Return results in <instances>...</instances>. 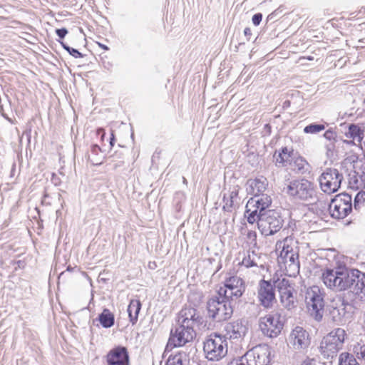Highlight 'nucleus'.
<instances>
[{"mask_svg":"<svg viewBox=\"0 0 365 365\" xmlns=\"http://www.w3.org/2000/svg\"><path fill=\"white\" fill-rule=\"evenodd\" d=\"M56 34L61 38H63L66 35L68 34V31L66 29H58L56 30Z\"/></svg>","mask_w":365,"mask_h":365,"instance_id":"40","label":"nucleus"},{"mask_svg":"<svg viewBox=\"0 0 365 365\" xmlns=\"http://www.w3.org/2000/svg\"><path fill=\"white\" fill-rule=\"evenodd\" d=\"M245 291V284L242 278L238 276H232L225 280L223 286L217 291L220 297L227 300L238 299Z\"/></svg>","mask_w":365,"mask_h":365,"instance_id":"10","label":"nucleus"},{"mask_svg":"<svg viewBox=\"0 0 365 365\" xmlns=\"http://www.w3.org/2000/svg\"><path fill=\"white\" fill-rule=\"evenodd\" d=\"M196 336L195 331L192 327L180 325L173 334L168 343L170 348L180 347L192 341Z\"/></svg>","mask_w":365,"mask_h":365,"instance_id":"13","label":"nucleus"},{"mask_svg":"<svg viewBox=\"0 0 365 365\" xmlns=\"http://www.w3.org/2000/svg\"><path fill=\"white\" fill-rule=\"evenodd\" d=\"M293 245V240L286 237L277 241L275 246L278 265L289 277H296L299 272V256Z\"/></svg>","mask_w":365,"mask_h":365,"instance_id":"2","label":"nucleus"},{"mask_svg":"<svg viewBox=\"0 0 365 365\" xmlns=\"http://www.w3.org/2000/svg\"><path fill=\"white\" fill-rule=\"evenodd\" d=\"M342 178L337 169L327 168L319 177V187L323 192L332 194L340 188Z\"/></svg>","mask_w":365,"mask_h":365,"instance_id":"11","label":"nucleus"},{"mask_svg":"<svg viewBox=\"0 0 365 365\" xmlns=\"http://www.w3.org/2000/svg\"><path fill=\"white\" fill-rule=\"evenodd\" d=\"M257 226L262 235L268 236L278 232L282 227V222L273 210H267L259 219Z\"/></svg>","mask_w":365,"mask_h":365,"instance_id":"14","label":"nucleus"},{"mask_svg":"<svg viewBox=\"0 0 365 365\" xmlns=\"http://www.w3.org/2000/svg\"><path fill=\"white\" fill-rule=\"evenodd\" d=\"M351 210V196L344 192L335 195L329 205L330 215L335 219L345 218Z\"/></svg>","mask_w":365,"mask_h":365,"instance_id":"9","label":"nucleus"},{"mask_svg":"<svg viewBox=\"0 0 365 365\" xmlns=\"http://www.w3.org/2000/svg\"><path fill=\"white\" fill-rule=\"evenodd\" d=\"M203 353L209 361H220L228 352V344L226 337L218 334L209 335L203 342Z\"/></svg>","mask_w":365,"mask_h":365,"instance_id":"4","label":"nucleus"},{"mask_svg":"<svg viewBox=\"0 0 365 365\" xmlns=\"http://www.w3.org/2000/svg\"><path fill=\"white\" fill-rule=\"evenodd\" d=\"M321 279L325 287L336 292L352 290L365 302V273L346 266L327 267L322 270Z\"/></svg>","mask_w":365,"mask_h":365,"instance_id":"1","label":"nucleus"},{"mask_svg":"<svg viewBox=\"0 0 365 365\" xmlns=\"http://www.w3.org/2000/svg\"><path fill=\"white\" fill-rule=\"evenodd\" d=\"M257 298L260 305L271 309L276 303L274 288L270 282L262 279L259 282Z\"/></svg>","mask_w":365,"mask_h":365,"instance_id":"15","label":"nucleus"},{"mask_svg":"<svg viewBox=\"0 0 365 365\" xmlns=\"http://www.w3.org/2000/svg\"><path fill=\"white\" fill-rule=\"evenodd\" d=\"M207 307L209 317L218 322L227 320L233 313L230 302L220 301L217 298L209 299Z\"/></svg>","mask_w":365,"mask_h":365,"instance_id":"12","label":"nucleus"},{"mask_svg":"<svg viewBox=\"0 0 365 365\" xmlns=\"http://www.w3.org/2000/svg\"><path fill=\"white\" fill-rule=\"evenodd\" d=\"M166 365H188L186 354L184 352H178L170 355L166 361Z\"/></svg>","mask_w":365,"mask_h":365,"instance_id":"27","label":"nucleus"},{"mask_svg":"<svg viewBox=\"0 0 365 365\" xmlns=\"http://www.w3.org/2000/svg\"><path fill=\"white\" fill-rule=\"evenodd\" d=\"M246 331L247 327L239 320L228 323L225 327L226 335L231 339L242 338Z\"/></svg>","mask_w":365,"mask_h":365,"instance_id":"21","label":"nucleus"},{"mask_svg":"<svg viewBox=\"0 0 365 365\" xmlns=\"http://www.w3.org/2000/svg\"><path fill=\"white\" fill-rule=\"evenodd\" d=\"M246 354L252 365H269L271 363V348L267 344L258 345Z\"/></svg>","mask_w":365,"mask_h":365,"instance_id":"16","label":"nucleus"},{"mask_svg":"<svg viewBox=\"0 0 365 365\" xmlns=\"http://www.w3.org/2000/svg\"><path fill=\"white\" fill-rule=\"evenodd\" d=\"M197 319L196 310L191 307L182 309L179 314V322L180 325L194 327Z\"/></svg>","mask_w":365,"mask_h":365,"instance_id":"23","label":"nucleus"},{"mask_svg":"<svg viewBox=\"0 0 365 365\" xmlns=\"http://www.w3.org/2000/svg\"><path fill=\"white\" fill-rule=\"evenodd\" d=\"M101 324L105 328L111 327L114 324V314L108 309H104L98 317Z\"/></svg>","mask_w":365,"mask_h":365,"instance_id":"26","label":"nucleus"},{"mask_svg":"<svg viewBox=\"0 0 365 365\" xmlns=\"http://www.w3.org/2000/svg\"><path fill=\"white\" fill-rule=\"evenodd\" d=\"M107 365H129L128 349L118 346L110 349L106 356Z\"/></svg>","mask_w":365,"mask_h":365,"instance_id":"18","label":"nucleus"},{"mask_svg":"<svg viewBox=\"0 0 365 365\" xmlns=\"http://www.w3.org/2000/svg\"><path fill=\"white\" fill-rule=\"evenodd\" d=\"M248 356L245 354L242 357L236 360L235 365H252L248 360Z\"/></svg>","mask_w":365,"mask_h":365,"instance_id":"35","label":"nucleus"},{"mask_svg":"<svg viewBox=\"0 0 365 365\" xmlns=\"http://www.w3.org/2000/svg\"><path fill=\"white\" fill-rule=\"evenodd\" d=\"M254 186L258 187V191H259L260 188H264V184L259 180H255L254 182Z\"/></svg>","mask_w":365,"mask_h":365,"instance_id":"43","label":"nucleus"},{"mask_svg":"<svg viewBox=\"0 0 365 365\" xmlns=\"http://www.w3.org/2000/svg\"><path fill=\"white\" fill-rule=\"evenodd\" d=\"M284 105H286L287 106H290V102L289 101H287L284 102Z\"/></svg>","mask_w":365,"mask_h":365,"instance_id":"48","label":"nucleus"},{"mask_svg":"<svg viewBox=\"0 0 365 365\" xmlns=\"http://www.w3.org/2000/svg\"><path fill=\"white\" fill-rule=\"evenodd\" d=\"M277 287L282 304L287 309L293 307L296 302V292L292 284L289 280L282 279Z\"/></svg>","mask_w":365,"mask_h":365,"instance_id":"17","label":"nucleus"},{"mask_svg":"<svg viewBox=\"0 0 365 365\" xmlns=\"http://www.w3.org/2000/svg\"><path fill=\"white\" fill-rule=\"evenodd\" d=\"M301 59H307L309 61H312L314 59V57L311 56H307V57L306 56H302V57L299 58V60H301Z\"/></svg>","mask_w":365,"mask_h":365,"instance_id":"47","label":"nucleus"},{"mask_svg":"<svg viewBox=\"0 0 365 365\" xmlns=\"http://www.w3.org/2000/svg\"><path fill=\"white\" fill-rule=\"evenodd\" d=\"M357 354L360 355L361 358L365 363V345H361L359 350L357 351Z\"/></svg>","mask_w":365,"mask_h":365,"instance_id":"42","label":"nucleus"},{"mask_svg":"<svg viewBox=\"0 0 365 365\" xmlns=\"http://www.w3.org/2000/svg\"><path fill=\"white\" fill-rule=\"evenodd\" d=\"M244 34L245 36H251L252 35V31L250 28H245L244 30Z\"/></svg>","mask_w":365,"mask_h":365,"instance_id":"46","label":"nucleus"},{"mask_svg":"<svg viewBox=\"0 0 365 365\" xmlns=\"http://www.w3.org/2000/svg\"><path fill=\"white\" fill-rule=\"evenodd\" d=\"M365 203V192H359L354 199V207L359 209Z\"/></svg>","mask_w":365,"mask_h":365,"instance_id":"33","label":"nucleus"},{"mask_svg":"<svg viewBox=\"0 0 365 365\" xmlns=\"http://www.w3.org/2000/svg\"><path fill=\"white\" fill-rule=\"evenodd\" d=\"M301 365H317V361L314 358L307 357L302 361Z\"/></svg>","mask_w":365,"mask_h":365,"instance_id":"37","label":"nucleus"},{"mask_svg":"<svg viewBox=\"0 0 365 365\" xmlns=\"http://www.w3.org/2000/svg\"><path fill=\"white\" fill-rule=\"evenodd\" d=\"M291 165H292V169L294 171L303 173L309 166V163L303 157L298 155L293 158Z\"/></svg>","mask_w":365,"mask_h":365,"instance_id":"29","label":"nucleus"},{"mask_svg":"<svg viewBox=\"0 0 365 365\" xmlns=\"http://www.w3.org/2000/svg\"><path fill=\"white\" fill-rule=\"evenodd\" d=\"M66 49L75 58H81L82 57L81 53H80L78 50H76L75 48H66Z\"/></svg>","mask_w":365,"mask_h":365,"instance_id":"39","label":"nucleus"},{"mask_svg":"<svg viewBox=\"0 0 365 365\" xmlns=\"http://www.w3.org/2000/svg\"><path fill=\"white\" fill-rule=\"evenodd\" d=\"M245 242L247 245L252 248L257 246V235L255 230H249L246 234Z\"/></svg>","mask_w":365,"mask_h":365,"instance_id":"31","label":"nucleus"},{"mask_svg":"<svg viewBox=\"0 0 365 365\" xmlns=\"http://www.w3.org/2000/svg\"><path fill=\"white\" fill-rule=\"evenodd\" d=\"M346 333L341 328H336L324 336L319 345V351L324 358H333L343 348Z\"/></svg>","mask_w":365,"mask_h":365,"instance_id":"5","label":"nucleus"},{"mask_svg":"<svg viewBox=\"0 0 365 365\" xmlns=\"http://www.w3.org/2000/svg\"><path fill=\"white\" fill-rule=\"evenodd\" d=\"M284 322L279 313L267 314L259 318V329L269 338L277 337L284 329Z\"/></svg>","mask_w":365,"mask_h":365,"instance_id":"8","label":"nucleus"},{"mask_svg":"<svg viewBox=\"0 0 365 365\" xmlns=\"http://www.w3.org/2000/svg\"><path fill=\"white\" fill-rule=\"evenodd\" d=\"M114 143H115V135L113 133V131H112L111 133H110V148L113 147Z\"/></svg>","mask_w":365,"mask_h":365,"instance_id":"44","label":"nucleus"},{"mask_svg":"<svg viewBox=\"0 0 365 365\" xmlns=\"http://www.w3.org/2000/svg\"><path fill=\"white\" fill-rule=\"evenodd\" d=\"M101 153V149L98 145H94L92 146L91 152L88 154V160L91 164L94 165H99L102 164L103 158L102 155H99Z\"/></svg>","mask_w":365,"mask_h":365,"instance_id":"28","label":"nucleus"},{"mask_svg":"<svg viewBox=\"0 0 365 365\" xmlns=\"http://www.w3.org/2000/svg\"><path fill=\"white\" fill-rule=\"evenodd\" d=\"M324 137L328 140H335L336 138V133L332 129H328L324 133Z\"/></svg>","mask_w":365,"mask_h":365,"instance_id":"34","label":"nucleus"},{"mask_svg":"<svg viewBox=\"0 0 365 365\" xmlns=\"http://www.w3.org/2000/svg\"><path fill=\"white\" fill-rule=\"evenodd\" d=\"M364 130L356 124H351L349 126L348 131L345 133L346 137L351 139L353 142L356 141L360 143L364 138Z\"/></svg>","mask_w":365,"mask_h":365,"instance_id":"24","label":"nucleus"},{"mask_svg":"<svg viewBox=\"0 0 365 365\" xmlns=\"http://www.w3.org/2000/svg\"><path fill=\"white\" fill-rule=\"evenodd\" d=\"M339 365H360V364L352 354L344 352L339 356Z\"/></svg>","mask_w":365,"mask_h":365,"instance_id":"30","label":"nucleus"},{"mask_svg":"<svg viewBox=\"0 0 365 365\" xmlns=\"http://www.w3.org/2000/svg\"><path fill=\"white\" fill-rule=\"evenodd\" d=\"M325 129V125L323 124H309L304 127V132L305 133L315 134L319 133Z\"/></svg>","mask_w":365,"mask_h":365,"instance_id":"32","label":"nucleus"},{"mask_svg":"<svg viewBox=\"0 0 365 365\" xmlns=\"http://www.w3.org/2000/svg\"><path fill=\"white\" fill-rule=\"evenodd\" d=\"M276 165L287 167L291 165L294 157V149L287 147H283L279 151L278 154H274Z\"/></svg>","mask_w":365,"mask_h":365,"instance_id":"22","label":"nucleus"},{"mask_svg":"<svg viewBox=\"0 0 365 365\" xmlns=\"http://www.w3.org/2000/svg\"><path fill=\"white\" fill-rule=\"evenodd\" d=\"M285 190L289 196L297 200L312 202L317 197L314 182L304 178L290 181Z\"/></svg>","mask_w":365,"mask_h":365,"instance_id":"3","label":"nucleus"},{"mask_svg":"<svg viewBox=\"0 0 365 365\" xmlns=\"http://www.w3.org/2000/svg\"><path fill=\"white\" fill-rule=\"evenodd\" d=\"M242 264L246 267H250L256 265L255 262L250 259V255L242 259Z\"/></svg>","mask_w":365,"mask_h":365,"instance_id":"36","label":"nucleus"},{"mask_svg":"<svg viewBox=\"0 0 365 365\" xmlns=\"http://www.w3.org/2000/svg\"><path fill=\"white\" fill-rule=\"evenodd\" d=\"M255 195L247 201L245 212V217L252 225L259 222L272 203L271 197L267 195H259L255 192Z\"/></svg>","mask_w":365,"mask_h":365,"instance_id":"6","label":"nucleus"},{"mask_svg":"<svg viewBox=\"0 0 365 365\" xmlns=\"http://www.w3.org/2000/svg\"><path fill=\"white\" fill-rule=\"evenodd\" d=\"M96 43H97V44H98V46L100 48H101L102 49H103V50H105V51H108V50H109V48H108L107 46H106V45H104V44H103V43H100V42H96Z\"/></svg>","mask_w":365,"mask_h":365,"instance_id":"45","label":"nucleus"},{"mask_svg":"<svg viewBox=\"0 0 365 365\" xmlns=\"http://www.w3.org/2000/svg\"><path fill=\"white\" fill-rule=\"evenodd\" d=\"M262 19V15L260 13L256 14L252 16V23L255 26H258Z\"/></svg>","mask_w":365,"mask_h":365,"instance_id":"38","label":"nucleus"},{"mask_svg":"<svg viewBox=\"0 0 365 365\" xmlns=\"http://www.w3.org/2000/svg\"><path fill=\"white\" fill-rule=\"evenodd\" d=\"M106 133L104 129L103 128H98L96 130V135L100 138L101 141L102 143L104 142V137H105Z\"/></svg>","mask_w":365,"mask_h":365,"instance_id":"41","label":"nucleus"},{"mask_svg":"<svg viewBox=\"0 0 365 365\" xmlns=\"http://www.w3.org/2000/svg\"><path fill=\"white\" fill-rule=\"evenodd\" d=\"M289 339L296 349H305L310 344L308 332L300 327H297L292 331Z\"/></svg>","mask_w":365,"mask_h":365,"instance_id":"20","label":"nucleus"},{"mask_svg":"<svg viewBox=\"0 0 365 365\" xmlns=\"http://www.w3.org/2000/svg\"><path fill=\"white\" fill-rule=\"evenodd\" d=\"M141 309V303L139 299H131L128 307V312L130 318V322L133 325L135 324L138 322V314Z\"/></svg>","mask_w":365,"mask_h":365,"instance_id":"25","label":"nucleus"},{"mask_svg":"<svg viewBox=\"0 0 365 365\" xmlns=\"http://www.w3.org/2000/svg\"><path fill=\"white\" fill-rule=\"evenodd\" d=\"M305 302L309 314L317 322L322 320L324 310V301L322 289L318 286L307 288Z\"/></svg>","mask_w":365,"mask_h":365,"instance_id":"7","label":"nucleus"},{"mask_svg":"<svg viewBox=\"0 0 365 365\" xmlns=\"http://www.w3.org/2000/svg\"><path fill=\"white\" fill-rule=\"evenodd\" d=\"M240 186L237 185H230L228 190L225 192L222 199V210L226 212H232L239 204Z\"/></svg>","mask_w":365,"mask_h":365,"instance_id":"19","label":"nucleus"}]
</instances>
